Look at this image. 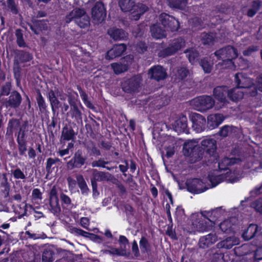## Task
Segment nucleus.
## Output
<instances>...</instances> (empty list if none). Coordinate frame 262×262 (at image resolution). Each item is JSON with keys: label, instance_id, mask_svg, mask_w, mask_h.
Here are the masks:
<instances>
[{"label": "nucleus", "instance_id": "nucleus-1", "mask_svg": "<svg viewBox=\"0 0 262 262\" xmlns=\"http://www.w3.org/2000/svg\"><path fill=\"white\" fill-rule=\"evenodd\" d=\"M201 147L204 151V162L208 165L217 161L219 154L216 151V141L215 139L207 138L203 139L201 142Z\"/></svg>", "mask_w": 262, "mask_h": 262}, {"label": "nucleus", "instance_id": "nucleus-2", "mask_svg": "<svg viewBox=\"0 0 262 262\" xmlns=\"http://www.w3.org/2000/svg\"><path fill=\"white\" fill-rule=\"evenodd\" d=\"M183 152L185 157L189 158L191 163H196L203 159V161L204 160V151L195 142H185L183 146Z\"/></svg>", "mask_w": 262, "mask_h": 262}, {"label": "nucleus", "instance_id": "nucleus-3", "mask_svg": "<svg viewBox=\"0 0 262 262\" xmlns=\"http://www.w3.org/2000/svg\"><path fill=\"white\" fill-rule=\"evenodd\" d=\"M185 46V40L182 37L175 38L170 40L168 47L160 50L158 52V56L160 58H165L172 56L177 53Z\"/></svg>", "mask_w": 262, "mask_h": 262}, {"label": "nucleus", "instance_id": "nucleus-4", "mask_svg": "<svg viewBox=\"0 0 262 262\" xmlns=\"http://www.w3.org/2000/svg\"><path fill=\"white\" fill-rule=\"evenodd\" d=\"M214 55L217 59L223 60V64H233L232 60L238 56V53L235 48L228 45L217 50L214 52Z\"/></svg>", "mask_w": 262, "mask_h": 262}, {"label": "nucleus", "instance_id": "nucleus-5", "mask_svg": "<svg viewBox=\"0 0 262 262\" xmlns=\"http://www.w3.org/2000/svg\"><path fill=\"white\" fill-rule=\"evenodd\" d=\"M27 126L28 122L26 121L22 124L19 130L15 133V136L16 137L19 154L20 156L25 155L27 150Z\"/></svg>", "mask_w": 262, "mask_h": 262}, {"label": "nucleus", "instance_id": "nucleus-6", "mask_svg": "<svg viewBox=\"0 0 262 262\" xmlns=\"http://www.w3.org/2000/svg\"><path fill=\"white\" fill-rule=\"evenodd\" d=\"M192 103L198 111L205 112L214 106L215 101L210 96L202 95L194 98Z\"/></svg>", "mask_w": 262, "mask_h": 262}, {"label": "nucleus", "instance_id": "nucleus-7", "mask_svg": "<svg viewBox=\"0 0 262 262\" xmlns=\"http://www.w3.org/2000/svg\"><path fill=\"white\" fill-rule=\"evenodd\" d=\"M159 21L168 31H177L180 27L179 21L174 17L166 13H162L159 17Z\"/></svg>", "mask_w": 262, "mask_h": 262}, {"label": "nucleus", "instance_id": "nucleus-8", "mask_svg": "<svg viewBox=\"0 0 262 262\" xmlns=\"http://www.w3.org/2000/svg\"><path fill=\"white\" fill-rule=\"evenodd\" d=\"M142 78L138 75L133 76L130 78L124 79L121 82V87L123 92L132 94L138 91Z\"/></svg>", "mask_w": 262, "mask_h": 262}, {"label": "nucleus", "instance_id": "nucleus-9", "mask_svg": "<svg viewBox=\"0 0 262 262\" xmlns=\"http://www.w3.org/2000/svg\"><path fill=\"white\" fill-rule=\"evenodd\" d=\"M185 185L188 191L193 194L201 193L208 189L202 180L199 178L187 179Z\"/></svg>", "mask_w": 262, "mask_h": 262}, {"label": "nucleus", "instance_id": "nucleus-10", "mask_svg": "<svg viewBox=\"0 0 262 262\" xmlns=\"http://www.w3.org/2000/svg\"><path fill=\"white\" fill-rule=\"evenodd\" d=\"M87 157L83 155L81 149H78L72 159L67 163V167L69 170L81 168L85 163Z\"/></svg>", "mask_w": 262, "mask_h": 262}, {"label": "nucleus", "instance_id": "nucleus-11", "mask_svg": "<svg viewBox=\"0 0 262 262\" xmlns=\"http://www.w3.org/2000/svg\"><path fill=\"white\" fill-rule=\"evenodd\" d=\"M192 127L196 133H201L206 128V120L202 115L193 113L190 116Z\"/></svg>", "mask_w": 262, "mask_h": 262}, {"label": "nucleus", "instance_id": "nucleus-12", "mask_svg": "<svg viewBox=\"0 0 262 262\" xmlns=\"http://www.w3.org/2000/svg\"><path fill=\"white\" fill-rule=\"evenodd\" d=\"M92 17L94 20L101 23L106 16V10L102 2H97L92 8Z\"/></svg>", "mask_w": 262, "mask_h": 262}, {"label": "nucleus", "instance_id": "nucleus-13", "mask_svg": "<svg viewBox=\"0 0 262 262\" xmlns=\"http://www.w3.org/2000/svg\"><path fill=\"white\" fill-rule=\"evenodd\" d=\"M150 78L157 81L164 80L167 77L166 69L161 65H156L152 67L148 71Z\"/></svg>", "mask_w": 262, "mask_h": 262}, {"label": "nucleus", "instance_id": "nucleus-14", "mask_svg": "<svg viewBox=\"0 0 262 262\" xmlns=\"http://www.w3.org/2000/svg\"><path fill=\"white\" fill-rule=\"evenodd\" d=\"M49 206L51 212L54 214L61 211L57 192L54 188H52L49 193Z\"/></svg>", "mask_w": 262, "mask_h": 262}, {"label": "nucleus", "instance_id": "nucleus-15", "mask_svg": "<svg viewBox=\"0 0 262 262\" xmlns=\"http://www.w3.org/2000/svg\"><path fill=\"white\" fill-rule=\"evenodd\" d=\"M76 181L71 178H68L67 180L69 185L70 186L71 183L75 185L77 182L79 188L80 189L81 194L84 195H88L90 192V190L89 188L88 185L82 174H78L76 177Z\"/></svg>", "mask_w": 262, "mask_h": 262}, {"label": "nucleus", "instance_id": "nucleus-16", "mask_svg": "<svg viewBox=\"0 0 262 262\" xmlns=\"http://www.w3.org/2000/svg\"><path fill=\"white\" fill-rule=\"evenodd\" d=\"M241 162V160L238 158H229L224 157L220 158L219 157L217 161L215 163H218V168L220 170H226L229 169V167L235 164Z\"/></svg>", "mask_w": 262, "mask_h": 262}, {"label": "nucleus", "instance_id": "nucleus-17", "mask_svg": "<svg viewBox=\"0 0 262 262\" xmlns=\"http://www.w3.org/2000/svg\"><path fill=\"white\" fill-rule=\"evenodd\" d=\"M126 50V45L124 43L116 44L106 53V58L111 60L121 56Z\"/></svg>", "mask_w": 262, "mask_h": 262}, {"label": "nucleus", "instance_id": "nucleus-18", "mask_svg": "<svg viewBox=\"0 0 262 262\" xmlns=\"http://www.w3.org/2000/svg\"><path fill=\"white\" fill-rule=\"evenodd\" d=\"M21 101L22 97L20 93L14 90L11 92L8 100H6V105L7 107L15 109L19 107Z\"/></svg>", "mask_w": 262, "mask_h": 262}, {"label": "nucleus", "instance_id": "nucleus-19", "mask_svg": "<svg viewBox=\"0 0 262 262\" xmlns=\"http://www.w3.org/2000/svg\"><path fill=\"white\" fill-rule=\"evenodd\" d=\"M234 81L237 88L248 89L254 86L251 78L244 77L241 73H236L235 75Z\"/></svg>", "mask_w": 262, "mask_h": 262}, {"label": "nucleus", "instance_id": "nucleus-20", "mask_svg": "<svg viewBox=\"0 0 262 262\" xmlns=\"http://www.w3.org/2000/svg\"><path fill=\"white\" fill-rule=\"evenodd\" d=\"M229 90L227 86H217L213 89V95L217 100L225 103L227 102Z\"/></svg>", "mask_w": 262, "mask_h": 262}, {"label": "nucleus", "instance_id": "nucleus-21", "mask_svg": "<svg viewBox=\"0 0 262 262\" xmlns=\"http://www.w3.org/2000/svg\"><path fill=\"white\" fill-rule=\"evenodd\" d=\"M224 117L221 114H214L209 115L207 117L206 127L212 130L217 127L224 121Z\"/></svg>", "mask_w": 262, "mask_h": 262}, {"label": "nucleus", "instance_id": "nucleus-22", "mask_svg": "<svg viewBox=\"0 0 262 262\" xmlns=\"http://www.w3.org/2000/svg\"><path fill=\"white\" fill-rule=\"evenodd\" d=\"M28 26L34 33L37 35L42 31L48 29L47 21L44 19L32 20L30 23H28Z\"/></svg>", "mask_w": 262, "mask_h": 262}, {"label": "nucleus", "instance_id": "nucleus-23", "mask_svg": "<svg viewBox=\"0 0 262 262\" xmlns=\"http://www.w3.org/2000/svg\"><path fill=\"white\" fill-rule=\"evenodd\" d=\"M33 59V55L29 52L20 50L15 53L14 63L16 64L30 62Z\"/></svg>", "mask_w": 262, "mask_h": 262}, {"label": "nucleus", "instance_id": "nucleus-24", "mask_svg": "<svg viewBox=\"0 0 262 262\" xmlns=\"http://www.w3.org/2000/svg\"><path fill=\"white\" fill-rule=\"evenodd\" d=\"M217 236L216 234L211 233L201 237L199 239V245L200 248L205 249L208 248L210 246L217 242Z\"/></svg>", "mask_w": 262, "mask_h": 262}, {"label": "nucleus", "instance_id": "nucleus-25", "mask_svg": "<svg viewBox=\"0 0 262 262\" xmlns=\"http://www.w3.org/2000/svg\"><path fill=\"white\" fill-rule=\"evenodd\" d=\"M173 126L177 132H188V128L186 116L181 114L179 118L174 122Z\"/></svg>", "mask_w": 262, "mask_h": 262}, {"label": "nucleus", "instance_id": "nucleus-26", "mask_svg": "<svg viewBox=\"0 0 262 262\" xmlns=\"http://www.w3.org/2000/svg\"><path fill=\"white\" fill-rule=\"evenodd\" d=\"M210 214L209 212H205L202 213V215L205 218L206 220H201L198 223V226L201 231H208L212 230V227L214 226V222L210 219L208 218V216Z\"/></svg>", "mask_w": 262, "mask_h": 262}, {"label": "nucleus", "instance_id": "nucleus-27", "mask_svg": "<svg viewBox=\"0 0 262 262\" xmlns=\"http://www.w3.org/2000/svg\"><path fill=\"white\" fill-rule=\"evenodd\" d=\"M79 107V104L71 105L70 110L67 113V115L77 123L82 122V113Z\"/></svg>", "mask_w": 262, "mask_h": 262}, {"label": "nucleus", "instance_id": "nucleus-28", "mask_svg": "<svg viewBox=\"0 0 262 262\" xmlns=\"http://www.w3.org/2000/svg\"><path fill=\"white\" fill-rule=\"evenodd\" d=\"M258 226L256 224H251L242 233V237L245 241H249L254 237L256 238Z\"/></svg>", "mask_w": 262, "mask_h": 262}, {"label": "nucleus", "instance_id": "nucleus-29", "mask_svg": "<svg viewBox=\"0 0 262 262\" xmlns=\"http://www.w3.org/2000/svg\"><path fill=\"white\" fill-rule=\"evenodd\" d=\"M107 33L114 40H122L127 38V33L122 29L113 28L109 29Z\"/></svg>", "mask_w": 262, "mask_h": 262}, {"label": "nucleus", "instance_id": "nucleus-30", "mask_svg": "<svg viewBox=\"0 0 262 262\" xmlns=\"http://www.w3.org/2000/svg\"><path fill=\"white\" fill-rule=\"evenodd\" d=\"M150 32L152 37L157 39L166 37L165 30L163 29L159 24H155L150 27Z\"/></svg>", "mask_w": 262, "mask_h": 262}, {"label": "nucleus", "instance_id": "nucleus-31", "mask_svg": "<svg viewBox=\"0 0 262 262\" xmlns=\"http://www.w3.org/2000/svg\"><path fill=\"white\" fill-rule=\"evenodd\" d=\"M215 38V34L211 32H203L200 35V40L204 46H213L214 43Z\"/></svg>", "mask_w": 262, "mask_h": 262}, {"label": "nucleus", "instance_id": "nucleus-32", "mask_svg": "<svg viewBox=\"0 0 262 262\" xmlns=\"http://www.w3.org/2000/svg\"><path fill=\"white\" fill-rule=\"evenodd\" d=\"M76 134L71 126L66 125L62 129L61 140L63 141L74 140Z\"/></svg>", "mask_w": 262, "mask_h": 262}, {"label": "nucleus", "instance_id": "nucleus-33", "mask_svg": "<svg viewBox=\"0 0 262 262\" xmlns=\"http://www.w3.org/2000/svg\"><path fill=\"white\" fill-rule=\"evenodd\" d=\"M149 8L145 4L142 3L135 4L133 10L131 11L133 16L135 19H139L141 15L148 10Z\"/></svg>", "mask_w": 262, "mask_h": 262}, {"label": "nucleus", "instance_id": "nucleus-34", "mask_svg": "<svg viewBox=\"0 0 262 262\" xmlns=\"http://www.w3.org/2000/svg\"><path fill=\"white\" fill-rule=\"evenodd\" d=\"M21 126L19 119L15 118L10 119L7 125L6 135L12 136L13 132L15 130H19Z\"/></svg>", "mask_w": 262, "mask_h": 262}, {"label": "nucleus", "instance_id": "nucleus-35", "mask_svg": "<svg viewBox=\"0 0 262 262\" xmlns=\"http://www.w3.org/2000/svg\"><path fill=\"white\" fill-rule=\"evenodd\" d=\"M189 74V70L184 67H178L174 75V80L177 82H179L185 80Z\"/></svg>", "mask_w": 262, "mask_h": 262}, {"label": "nucleus", "instance_id": "nucleus-36", "mask_svg": "<svg viewBox=\"0 0 262 262\" xmlns=\"http://www.w3.org/2000/svg\"><path fill=\"white\" fill-rule=\"evenodd\" d=\"M67 93L68 102L70 105L79 104L80 108H83L82 105L78 99V95L76 92L74 91L72 89L69 88L67 90Z\"/></svg>", "mask_w": 262, "mask_h": 262}, {"label": "nucleus", "instance_id": "nucleus-37", "mask_svg": "<svg viewBox=\"0 0 262 262\" xmlns=\"http://www.w3.org/2000/svg\"><path fill=\"white\" fill-rule=\"evenodd\" d=\"M77 89L79 91L81 98L84 105L89 109L92 111H95L96 107L89 100L88 94L82 90L80 85H77Z\"/></svg>", "mask_w": 262, "mask_h": 262}, {"label": "nucleus", "instance_id": "nucleus-38", "mask_svg": "<svg viewBox=\"0 0 262 262\" xmlns=\"http://www.w3.org/2000/svg\"><path fill=\"white\" fill-rule=\"evenodd\" d=\"M187 0H167L168 6L172 9L184 10Z\"/></svg>", "mask_w": 262, "mask_h": 262}, {"label": "nucleus", "instance_id": "nucleus-39", "mask_svg": "<svg viewBox=\"0 0 262 262\" xmlns=\"http://www.w3.org/2000/svg\"><path fill=\"white\" fill-rule=\"evenodd\" d=\"M239 88H235L229 90L228 99L234 102H237L242 99L244 97V92L239 91Z\"/></svg>", "mask_w": 262, "mask_h": 262}, {"label": "nucleus", "instance_id": "nucleus-40", "mask_svg": "<svg viewBox=\"0 0 262 262\" xmlns=\"http://www.w3.org/2000/svg\"><path fill=\"white\" fill-rule=\"evenodd\" d=\"M139 246L141 252L142 254H148L150 253L151 250V245L145 236H141L139 241Z\"/></svg>", "mask_w": 262, "mask_h": 262}, {"label": "nucleus", "instance_id": "nucleus-41", "mask_svg": "<svg viewBox=\"0 0 262 262\" xmlns=\"http://www.w3.org/2000/svg\"><path fill=\"white\" fill-rule=\"evenodd\" d=\"M118 4L122 11L131 12L135 5V0H119Z\"/></svg>", "mask_w": 262, "mask_h": 262}, {"label": "nucleus", "instance_id": "nucleus-42", "mask_svg": "<svg viewBox=\"0 0 262 262\" xmlns=\"http://www.w3.org/2000/svg\"><path fill=\"white\" fill-rule=\"evenodd\" d=\"M106 179V173L103 171H99L94 169L92 177L91 178V184H97V182H101Z\"/></svg>", "mask_w": 262, "mask_h": 262}, {"label": "nucleus", "instance_id": "nucleus-43", "mask_svg": "<svg viewBox=\"0 0 262 262\" xmlns=\"http://www.w3.org/2000/svg\"><path fill=\"white\" fill-rule=\"evenodd\" d=\"M36 102L39 110V111L44 113L47 112L48 106L45 102V100L42 96L40 91L37 90L36 91Z\"/></svg>", "mask_w": 262, "mask_h": 262}, {"label": "nucleus", "instance_id": "nucleus-44", "mask_svg": "<svg viewBox=\"0 0 262 262\" xmlns=\"http://www.w3.org/2000/svg\"><path fill=\"white\" fill-rule=\"evenodd\" d=\"M233 225L230 220H225L220 223L219 228L223 233L230 234L234 232Z\"/></svg>", "mask_w": 262, "mask_h": 262}, {"label": "nucleus", "instance_id": "nucleus-45", "mask_svg": "<svg viewBox=\"0 0 262 262\" xmlns=\"http://www.w3.org/2000/svg\"><path fill=\"white\" fill-rule=\"evenodd\" d=\"M60 198L63 209L70 210L73 208L74 205L72 203L71 200L68 195L61 193Z\"/></svg>", "mask_w": 262, "mask_h": 262}, {"label": "nucleus", "instance_id": "nucleus-46", "mask_svg": "<svg viewBox=\"0 0 262 262\" xmlns=\"http://www.w3.org/2000/svg\"><path fill=\"white\" fill-rule=\"evenodd\" d=\"M111 66L114 72L117 75L127 71L129 68V66L127 64H122L117 62L112 63Z\"/></svg>", "mask_w": 262, "mask_h": 262}, {"label": "nucleus", "instance_id": "nucleus-47", "mask_svg": "<svg viewBox=\"0 0 262 262\" xmlns=\"http://www.w3.org/2000/svg\"><path fill=\"white\" fill-rule=\"evenodd\" d=\"M233 237H228L225 239L221 241L216 245V247L219 249H230L232 248L236 244L233 242Z\"/></svg>", "mask_w": 262, "mask_h": 262}, {"label": "nucleus", "instance_id": "nucleus-48", "mask_svg": "<svg viewBox=\"0 0 262 262\" xmlns=\"http://www.w3.org/2000/svg\"><path fill=\"white\" fill-rule=\"evenodd\" d=\"M15 35L17 46L20 48L27 47V45L24 38L23 30L20 29H16L15 30Z\"/></svg>", "mask_w": 262, "mask_h": 262}, {"label": "nucleus", "instance_id": "nucleus-49", "mask_svg": "<svg viewBox=\"0 0 262 262\" xmlns=\"http://www.w3.org/2000/svg\"><path fill=\"white\" fill-rule=\"evenodd\" d=\"M109 161H105L103 158H99L97 160L93 161L91 163V165L93 167H102L108 170H111L112 168L106 166V165L109 164Z\"/></svg>", "mask_w": 262, "mask_h": 262}, {"label": "nucleus", "instance_id": "nucleus-50", "mask_svg": "<svg viewBox=\"0 0 262 262\" xmlns=\"http://www.w3.org/2000/svg\"><path fill=\"white\" fill-rule=\"evenodd\" d=\"M54 252L50 249H45L42 255V262H53Z\"/></svg>", "mask_w": 262, "mask_h": 262}, {"label": "nucleus", "instance_id": "nucleus-51", "mask_svg": "<svg viewBox=\"0 0 262 262\" xmlns=\"http://www.w3.org/2000/svg\"><path fill=\"white\" fill-rule=\"evenodd\" d=\"M16 64V63H14L13 71L16 85L18 86L20 85L21 69L19 64H17V66Z\"/></svg>", "mask_w": 262, "mask_h": 262}, {"label": "nucleus", "instance_id": "nucleus-52", "mask_svg": "<svg viewBox=\"0 0 262 262\" xmlns=\"http://www.w3.org/2000/svg\"><path fill=\"white\" fill-rule=\"evenodd\" d=\"M260 2L254 1L252 5V8L248 9L247 12L248 16L252 17L254 16L260 8Z\"/></svg>", "mask_w": 262, "mask_h": 262}, {"label": "nucleus", "instance_id": "nucleus-53", "mask_svg": "<svg viewBox=\"0 0 262 262\" xmlns=\"http://www.w3.org/2000/svg\"><path fill=\"white\" fill-rule=\"evenodd\" d=\"M186 53H187V56L189 62L192 64H194L199 60L200 54L198 51L195 50H188Z\"/></svg>", "mask_w": 262, "mask_h": 262}, {"label": "nucleus", "instance_id": "nucleus-54", "mask_svg": "<svg viewBox=\"0 0 262 262\" xmlns=\"http://www.w3.org/2000/svg\"><path fill=\"white\" fill-rule=\"evenodd\" d=\"M11 173L15 179L23 180V182H25V180L27 179V174H25L24 171L18 167L15 169L12 170Z\"/></svg>", "mask_w": 262, "mask_h": 262}, {"label": "nucleus", "instance_id": "nucleus-55", "mask_svg": "<svg viewBox=\"0 0 262 262\" xmlns=\"http://www.w3.org/2000/svg\"><path fill=\"white\" fill-rule=\"evenodd\" d=\"M75 23L81 28H85L90 25V18L87 16H83L75 19Z\"/></svg>", "mask_w": 262, "mask_h": 262}, {"label": "nucleus", "instance_id": "nucleus-56", "mask_svg": "<svg viewBox=\"0 0 262 262\" xmlns=\"http://www.w3.org/2000/svg\"><path fill=\"white\" fill-rule=\"evenodd\" d=\"M208 178L212 187H215L221 183L223 180V177L221 175L215 176L213 174H209Z\"/></svg>", "mask_w": 262, "mask_h": 262}, {"label": "nucleus", "instance_id": "nucleus-57", "mask_svg": "<svg viewBox=\"0 0 262 262\" xmlns=\"http://www.w3.org/2000/svg\"><path fill=\"white\" fill-rule=\"evenodd\" d=\"M60 162V160L56 158L53 159L52 158H49L47 160L46 166V170L48 173H50L52 172V170L51 169L52 166L55 164L57 162Z\"/></svg>", "mask_w": 262, "mask_h": 262}, {"label": "nucleus", "instance_id": "nucleus-58", "mask_svg": "<svg viewBox=\"0 0 262 262\" xmlns=\"http://www.w3.org/2000/svg\"><path fill=\"white\" fill-rule=\"evenodd\" d=\"M148 46L144 41H139L135 46L136 51L140 54H143L147 51Z\"/></svg>", "mask_w": 262, "mask_h": 262}, {"label": "nucleus", "instance_id": "nucleus-59", "mask_svg": "<svg viewBox=\"0 0 262 262\" xmlns=\"http://www.w3.org/2000/svg\"><path fill=\"white\" fill-rule=\"evenodd\" d=\"M12 84L10 82H6L2 86L0 96H8L11 93Z\"/></svg>", "mask_w": 262, "mask_h": 262}, {"label": "nucleus", "instance_id": "nucleus-60", "mask_svg": "<svg viewBox=\"0 0 262 262\" xmlns=\"http://www.w3.org/2000/svg\"><path fill=\"white\" fill-rule=\"evenodd\" d=\"M200 66L206 73H210L212 70V66L210 62L206 58L201 59Z\"/></svg>", "mask_w": 262, "mask_h": 262}, {"label": "nucleus", "instance_id": "nucleus-61", "mask_svg": "<svg viewBox=\"0 0 262 262\" xmlns=\"http://www.w3.org/2000/svg\"><path fill=\"white\" fill-rule=\"evenodd\" d=\"M7 7L10 9L11 12L14 15L18 13L19 11L17 5L16 4L14 0H7Z\"/></svg>", "mask_w": 262, "mask_h": 262}, {"label": "nucleus", "instance_id": "nucleus-62", "mask_svg": "<svg viewBox=\"0 0 262 262\" xmlns=\"http://www.w3.org/2000/svg\"><path fill=\"white\" fill-rule=\"evenodd\" d=\"M259 47L258 46L252 45L249 46L247 49L243 51V54L245 56H250L252 53L258 51Z\"/></svg>", "mask_w": 262, "mask_h": 262}, {"label": "nucleus", "instance_id": "nucleus-63", "mask_svg": "<svg viewBox=\"0 0 262 262\" xmlns=\"http://www.w3.org/2000/svg\"><path fill=\"white\" fill-rule=\"evenodd\" d=\"M251 207L262 214V198H258L251 203Z\"/></svg>", "mask_w": 262, "mask_h": 262}, {"label": "nucleus", "instance_id": "nucleus-64", "mask_svg": "<svg viewBox=\"0 0 262 262\" xmlns=\"http://www.w3.org/2000/svg\"><path fill=\"white\" fill-rule=\"evenodd\" d=\"M42 193L40 190L38 188H34L32 192V199L33 200L36 201L41 200L42 199Z\"/></svg>", "mask_w": 262, "mask_h": 262}]
</instances>
